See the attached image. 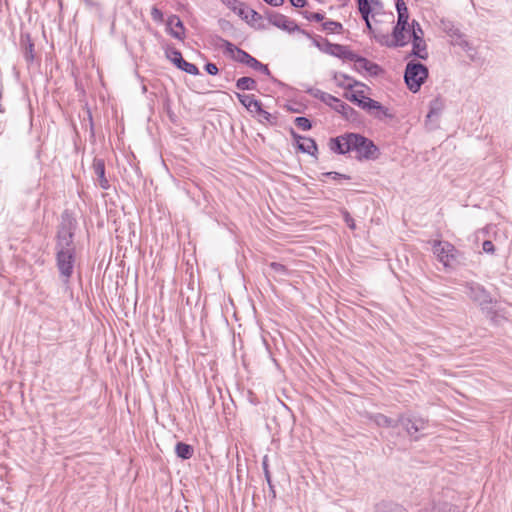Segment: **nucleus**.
Segmentation results:
<instances>
[{"label": "nucleus", "instance_id": "f257e3e1", "mask_svg": "<svg viewBox=\"0 0 512 512\" xmlns=\"http://www.w3.org/2000/svg\"><path fill=\"white\" fill-rule=\"evenodd\" d=\"M77 228V221L73 214L65 210L56 233L55 254L56 266L63 283L67 284L73 275L76 261V246L74 234Z\"/></svg>", "mask_w": 512, "mask_h": 512}, {"label": "nucleus", "instance_id": "f03ea898", "mask_svg": "<svg viewBox=\"0 0 512 512\" xmlns=\"http://www.w3.org/2000/svg\"><path fill=\"white\" fill-rule=\"evenodd\" d=\"M219 47L225 48V51L232 55L233 59L237 62L243 63L255 70L262 72L265 75H270V70L267 65L262 64L256 58L251 56L246 51L236 47L234 44L225 40L223 38H219Z\"/></svg>", "mask_w": 512, "mask_h": 512}, {"label": "nucleus", "instance_id": "7ed1b4c3", "mask_svg": "<svg viewBox=\"0 0 512 512\" xmlns=\"http://www.w3.org/2000/svg\"><path fill=\"white\" fill-rule=\"evenodd\" d=\"M466 289L468 297L481 307L488 318L494 321L497 313L490 306L493 303L491 294L482 285L474 282L468 283Z\"/></svg>", "mask_w": 512, "mask_h": 512}, {"label": "nucleus", "instance_id": "20e7f679", "mask_svg": "<svg viewBox=\"0 0 512 512\" xmlns=\"http://www.w3.org/2000/svg\"><path fill=\"white\" fill-rule=\"evenodd\" d=\"M428 77V69L419 62H409L406 65L404 80L408 89L416 93Z\"/></svg>", "mask_w": 512, "mask_h": 512}, {"label": "nucleus", "instance_id": "39448f33", "mask_svg": "<svg viewBox=\"0 0 512 512\" xmlns=\"http://www.w3.org/2000/svg\"><path fill=\"white\" fill-rule=\"evenodd\" d=\"M406 33H410V27L405 25L401 26L400 24L396 23L395 27L393 28L392 35L374 33V38L382 46L390 48L403 47L409 41Z\"/></svg>", "mask_w": 512, "mask_h": 512}, {"label": "nucleus", "instance_id": "423d86ee", "mask_svg": "<svg viewBox=\"0 0 512 512\" xmlns=\"http://www.w3.org/2000/svg\"><path fill=\"white\" fill-rule=\"evenodd\" d=\"M350 151H355L359 158L372 159L378 151L374 143L368 138L355 133H349Z\"/></svg>", "mask_w": 512, "mask_h": 512}, {"label": "nucleus", "instance_id": "0eeeda50", "mask_svg": "<svg viewBox=\"0 0 512 512\" xmlns=\"http://www.w3.org/2000/svg\"><path fill=\"white\" fill-rule=\"evenodd\" d=\"M433 253L444 266H452L459 262L460 252L447 241H433Z\"/></svg>", "mask_w": 512, "mask_h": 512}, {"label": "nucleus", "instance_id": "6e6552de", "mask_svg": "<svg viewBox=\"0 0 512 512\" xmlns=\"http://www.w3.org/2000/svg\"><path fill=\"white\" fill-rule=\"evenodd\" d=\"M237 14L255 29L265 30L267 28V26L264 24V17L245 4H239V10Z\"/></svg>", "mask_w": 512, "mask_h": 512}, {"label": "nucleus", "instance_id": "1a4fd4ad", "mask_svg": "<svg viewBox=\"0 0 512 512\" xmlns=\"http://www.w3.org/2000/svg\"><path fill=\"white\" fill-rule=\"evenodd\" d=\"M359 107L366 110L368 113L373 115L375 118H392L393 115L389 113V110L384 107L380 102L373 100L367 96H364L361 100Z\"/></svg>", "mask_w": 512, "mask_h": 512}, {"label": "nucleus", "instance_id": "9d476101", "mask_svg": "<svg viewBox=\"0 0 512 512\" xmlns=\"http://www.w3.org/2000/svg\"><path fill=\"white\" fill-rule=\"evenodd\" d=\"M451 506L446 503H439L438 505L433 506L431 511L429 512H450ZM375 512H407L406 509L393 502H381L376 506Z\"/></svg>", "mask_w": 512, "mask_h": 512}, {"label": "nucleus", "instance_id": "9b49d317", "mask_svg": "<svg viewBox=\"0 0 512 512\" xmlns=\"http://www.w3.org/2000/svg\"><path fill=\"white\" fill-rule=\"evenodd\" d=\"M399 421L407 433L415 440L418 439L417 433L424 431L428 425L426 420L417 417L409 418L400 416Z\"/></svg>", "mask_w": 512, "mask_h": 512}, {"label": "nucleus", "instance_id": "f8f14e48", "mask_svg": "<svg viewBox=\"0 0 512 512\" xmlns=\"http://www.w3.org/2000/svg\"><path fill=\"white\" fill-rule=\"evenodd\" d=\"M322 51L343 60L351 61L355 58V53L351 51L347 46L341 44H333L327 40L324 42V48Z\"/></svg>", "mask_w": 512, "mask_h": 512}, {"label": "nucleus", "instance_id": "ddd939ff", "mask_svg": "<svg viewBox=\"0 0 512 512\" xmlns=\"http://www.w3.org/2000/svg\"><path fill=\"white\" fill-rule=\"evenodd\" d=\"M271 25L282 29L286 32L292 33L295 31H299L304 35H308L307 32L301 30L299 26L295 23V21L289 19L287 16L277 13L276 15H272Z\"/></svg>", "mask_w": 512, "mask_h": 512}, {"label": "nucleus", "instance_id": "4468645a", "mask_svg": "<svg viewBox=\"0 0 512 512\" xmlns=\"http://www.w3.org/2000/svg\"><path fill=\"white\" fill-rule=\"evenodd\" d=\"M170 60L179 69L191 75H198L199 69L196 65L183 59L182 54L178 50H173L170 54Z\"/></svg>", "mask_w": 512, "mask_h": 512}, {"label": "nucleus", "instance_id": "2eb2a0df", "mask_svg": "<svg viewBox=\"0 0 512 512\" xmlns=\"http://www.w3.org/2000/svg\"><path fill=\"white\" fill-rule=\"evenodd\" d=\"M167 29L169 34L178 40L185 38V27L182 20L177 15H171L167 20Z\"/></svg>", "mask_w": 512, "mask_h": 512}, {"label": "nucleus", "instance_id": "dca6fc26", "mask_svg": "<svg viewBox=\"0 0 512 512\" xmlns=\"http://www.w3.org/2000/svg\"><path fill=\"white\" fill-rule=\"evenodd\" d=\"M354 62L355 69L358 71H366L369 75L376 76L381 71L378 64L369 61L368 59L355 54Z\"/></svg>", "mask_w": 512, "mask_h": 512}, {"label": "nucleus", "instance_id": "f3484780", "mask_svg": "<svg viewBox=\"0 0 512 512\" xmlns=\"http://www.w3.org/2000/svg\"><path fill=\"white\" fill-rule=\"evenodd\" d=\"M293 138L297 142V148L303 152L310 155H315L317 152L316 142L312 138L300 136L292 131Z\"/></svg>", "mask_w": 512, "mask_h": 512}, {"label": "nucleus", "instance_id": "a211bd4d", "mask_svg": "<svg viewBox=\"0 0 512 512\" xmlns=\"http://www.w3.org/2000/svg\"><path fill=\"white\" fill-rule=\"evenodd\" d=\"M93 171L97 177V182L99 186L107 190L110 188V184L108 179L105 176V162L103 159L95 158L92 165Z\"/></svg>", "mask_w": 512, "mask_h": 512}, {"label": "nucleus", "instance_id": "6ab92c4d", "mask_svg": "<svg viewBox=\"0 0 512 512\" xmlns=\"http://www.w3.org/2000/svg\"><path fill=\"white\" fill-rule=\"evenodd\" d=\"M330 148L332 151L339 154L350 152L349 133L331 139Z\"/></svg>", "mask_w": 512, "mask_h": 512}, {"label": "nucleus", "instance_id": "aec40b11", "mask_svg": "<svg viewBox=\"0 0 512 512\" xmlns=\"http://www.w3.org/2000/svg\"><path fill=\"white\" fill-rule=\"evenodd\" d=\"M412 55L426 60L428 58L427 45L423 39V36L419 34H415V37L412 38Z\"/></svg>", "mask_w": 512, "mask_h": 512}, {"label": "nucleus", "instance_id": "412c9836", "mask_svg": "<svg viewBox=\"0 0 512 512\" xmlns=\"http://www.w3.org/2000/svg\"><path fill=\"white\" fill-rule=\"evenodd\" d=\"M333 109L340 113L345 119L347 120H355L356 111L346 104L345 102L341 101L340 99H337L336 102L333 105Z\"/></svg>", "mask_w": 512, "mask_h": 512}, {"label": "nucleus", "instance_id": "4be33fe9", "mask_svg": "<svg viewBox=\"0 0 512 512\" xmlns=\"http://www.w3.org/2000/svg\"><path fill=\"white\" fill-rule=\"evenodd\" d=\"M396 10L398 14L397 24H400L401 26L405 25L407 27H410V24L408 23L409 12L404 0L396 1Z\"/></svg>", "mask_w": 512, "mask_h": 512}, {"label": "nucleus", "instance_id": "5701e85b", "mask_svg": "<svg viewBox=\"0 0 512 512\" xmlns=\"http://www.w3.org/2000/svg\"><path fill=\"white\" fill-rule=\"evenodd\" d=\"M371 420L379 427H397L400 425L399 418L392 419L380 413L371 416Z\"/></svg>", "mask_w": 512, "mask_h": 512}, {"label": "nucleus", "instance_id": "b1692460", "mask_svg": "<svg viewBox=\"0 0 512 512\" xmlns=\"http://www.w3.org/2000/svg\"><path fill=\"white\" fill-rule=\"evenodd\" d=\"M444 107L443 101L440 98H436L430 102V109L427 114V121L431 120L433 117H438L442 112Z\"/></svg>", "mask_w": 512, "mask_h": 512}, {"label": "nucleus", "instance_id": "393cba45", "mask_svg": "<svg viewBox=\"0 0 512 512\" xmlns=\"http://www.w3.org/2000/svg\"><path fill=\"white\" fill-rule=\"evenodd\" d=\"M175 452L181 459H190L193 455V448L188 444L178 442L175 447Z\"/></svg>", "mask_w": 512, "mask_h": 512}, {"label": "nucleus", "instance_id": "a878e982", "mask_svg": "<svg viewBox=\"0 0 512 512\" xmlns=\"http://www.w3.org/2000/svg\"><path fill=\"white\" fill-rule=\"evenodd\" d=\"M311 94L315 97L320 99L325 104L331 106L333 108L334 103L338 98L334 97L333 95L326 93L324 91H321L319 89H315L311 91Z\"/></svg>", "mask_w": 512, "mask_h": 512}, {"label": "nucleus", "instance_id": "bb28decb", "mask_svg": "<svg viewBox=\"0 0 512 512\" xmlns=\"http://www.w3.org/2000/svg\"><path fill=\"white\" fill-rule=\"evenodd\" d=\"M236 87L239 90H255L257 83L251 77H241L236 81Z\"/></svg>", "mask_w": 512, "mask_h": 512}, {"label": "nucleus", "instance_id": "cd10ccee", "mask_svg": "<svg viewBox=\"0 0 512 512\" xmlns=\"http://www.w3.org/2000/svg\"><path fill=\"white\" fill-rule=\"evenodd\" d=\"M322 28L328 33H340L343 30V25L337 21L327 20L322 23Z\"/></svg>", "mask_w": 512, "mask_h": 512}, {"label": "nucleus", "instance_id": "c85d7f7f", "mask_svg": "<svg viewBox=\"0 0 512 512\" xmlns=\"http://www.w3.org/2000/svg\"><path fill=\"white\" fill-rule=\"evenodd\" d=\"M364 96H365V94H364V91H362V90H357V91L349 90L344 93L345 99H347L348 101H350L352 103L357 104L358 106Z\"/></svg>", "mask_w": 512, "mask_h": 512}, {"label": "nucleus", "instance_id": "c756f323", "mask_svg": "<svg viewBox=\"0 0 512 512\" xmlns=\"http://www.w3.org/2000/svg\"><path fill=\"white\" fill-rule=\"evenodd\" d=\"M236 96L240 103L243 106H245L250 112L254 111L253 109H251V103L255 99L253 95L236 93Z\"/></svg>", "mask_w": 512, "mask_h": 512}, {"label": "nucleus", "instance_id": "7c9ffc66", "mask_svg": "<svg viewBox=\"0 0 512 512\" xmlns=\"http://www.w3.org/2000/svg\"><path fill=\"white\" fill-rule=\"evenodd\" d=\"M301 14L308 21L321 22L324 20V15L318 12L302 11Z\"/></svg>", "mask_w": 512, "mask_h": 512}, {"label": "nucleus", "instance_id": "2f4dec72", "mask_svg": "<svg viewBox=\"0 0 512 512\" xmlns=\"http://www.w3.org/2000/svg\"><path fill=\"white\" fill-rule=\"evenodd\" d=\"M24 58L27 63H32L34 60V44L31 41H28V43L25 45Z\"/></svg>", "mask_w": 512, "mask_h": 512}, {"label": "nucleus", "instance_id": "473e14b6", "mask_svg": "<svg viewBox=\"0 0 512 512\" xmlns=\"http://www.w3.org/2000/svg\"><path fill=\"white\" fill-rule=\"evenodd\" d=\"M295 124L299 129L303 131H307L312 127L310 120L302 116L295 118Z\"/></svg>", "mask_w": 512, "mask_h": 512}, {"label": "nucleus", "instance_id": "72a5a7b5", "mask_svg": "<svg viewBox=\"0 0 512 512\" xmlns=\"http://www.w3.org/2000/svg\"><path fill=\"white\" fill-rule=\"evenodd\" d=\"M358 3V9L361 15L366 16L371 13V5L368 0H356Z\"/></svg>", "mask_w": 512, "mask_h": 512}, {"label": "nucleus", "instance_id": "f704fd0d", "mask_svg": "<svg viewBox=\"0 0 512 512\" xmlns=\"http://www.w3.org/2000/svg\"><path fill=\"white\" fill-rule=\"evenodd\" d=\"M270 268H271L275 273H278V274H280V275L287 276V275L289 274L288 269L286 268V266H284L283 264L278 263V262H272V263H270Z\"/></svg>", "mask_w": 512, "mask_h": 512}, {"label": "nucleus", "instance_id": "c9c22d12", "mask_svg": "<svg viewBox=\"0 0 512 512\" xmlns=\"http://www.w3.org/2000/svg\"><path fill=\"white\" fill-rule=\"evenodd\" d=\"M410 35V37L414 38L415 37V34H419L421 36H423V30L420 26V24L416 21V20H413L411 25H410V33H408Z\"/></svg>", "mask_w": 512, "mask_h": 512}, {"label": "nucleus", "instance_id": "e433bc0d", "mask_svg": "<svg viewBox=\"0 0 512 512\" xmlns=\"http://www.w3.org/2000/svg\"><path fill=\"white\" fill-rule=\"evenodd\" d=\"M258 116L260 117V122H267V123H270V124H274L275 123V117L272 116L269 112H267L266 110L262 109L259 113H258Z\"/></svg>", "mask_w": 512, "mask_h": 512}, {"label": "nucleus", "instance_id": "4c0bfd02", "mask_svg": "<svg viewBox=\"0 0 512 512\" xmlns=\"http://www.w3.org/2000/svg\"><path fill=\"white\" fill-rule=\"evenodd\" d=\"M222 2L236 13L239 10V4H244L243 2H240L238 0H222Z\"/></svg>", "mask_w": 512, "mask_h": 512}, {"label": "nucleus", "instance_id": "58836bf2", "mask_svg": "<svg viewBox=\"0 0 512 512\" xmlns=\"http://www.w3.org/2000/svg\"><path fill=\"white\" fill-rule=\"evenodd\" d=\"M151 17L156 22L163 21V13L156 6H153L151 9Z\"/></svg>", "mask_w": 512, "mask_h": 512}, {"label": "nucleus", "instance_id": "ea45409f", "mask_svg": "<svg viewBox=\"0 0 512 512\" xmlns=\"http://www.w3.org/2000/svg\"><path fill=\"white\" fill-rule=\"evenodd\" d=\"M343 217H344V221L345 223L347 224V226L354 230L356 228V224H355V221L354 219L352 218V216L349 214V212L345 211L343 213Z\"/></svg>", "mask_w": 512, "mask_h": 512}, {"label": "nucleus", "instance_id": "a19ab883", "mask_svg": "<svg viewBox=\"0 0 512 512\" xmlns=\"http://www.w3.org/2000/svg\"><path fill=\"white\" fill-rule=\"evenodd\" d=\"M205 70L210 75H216L219 71L216 64L210 62L205 65Z\"/></svg>", "mask_w": 512, "mask_h": 512}, {"label": "nucleus", "instance_id": "79ce46f5", "mask_svg": "<svg viewBox=\"0 0 512 512\" xmlns=\"http://www.w3.org/2000/svg\"><path fill=\"white\" fill-rule=\"evenodd\" d=\"M482 248L486 253H493L495 250L494 244L489 240L483 242Z\"/></svg>", "mask_w": 512, "mask_h": 512}, {"label": "nucleus", "instance_id": "37998d69", "mask_svg": "<svg viewBox=\"0 0 512 512\" xmlns=\"http://www.w3.org/2000/svg\"><path fill=\"white\" fill-rule=\"evenodd\" d=\"M328 177H331L332 179L334 180H340V179H350L349 176L345 175V174H341V173H338V172H328L326 174Z\"/></svg>", "mask_w": 512, "mask_h": 512}, {"label": "nucleus", "instance_id": "c03bdc74", "mask_svg": "<svg viewBox=\"0 0 512 512\" xmlns=\"http://www.w3.org/2000/svg\"><path fill=\"white\" fill-rule=\"evenodd\" d=\"M251 109H253L255 113H259L261 110H262V104L260 101L254 99L253 102L251 103Z\"/></svg>", "mask_w": 512, "mask_h": 512}, {"label": "nucleus", "instance_id": "a18cd8bd", "mask_svg": "<svg viewBox=\"0 0 512 512\" xmlns=\"http://www.w3.org/2000/svg\"><path fill=\"white\" fill-rule=\"evenodd\" d=\"M362 18L364 19L366 23V27L369 30V32L374 33V28L372 26V23L370 21V14H367L366 16L362 15Z\"/></svg>", "mask_w": 512, "mask_h": 512}, {"label": "nucleus", "instance_id": "49530a36", "mask_svg": "<svg viewBox=\"0 0 512 512\" xmlns=\"http://www.w3.org/2000/svg\"><path fill=\"white\" fill-rule=\"evenodd\" d=\"M292 6L296 8H302L307 4L306 0H290Z\"/></svg>", "mask_w": 512, "mask_h": 512}, {"label": "nucleus", "instance_id": "de8ad7c7", "mask_svg": "<svg viewBox=\"0 0 512 512\" xmlns=\"http://www.w3.org/2000/svg\"><path fill=\"white\" fill-rule=\"evenodd\" d=\"M263 1L271 6H274V7H279V6L283 5V3H284V0H263Z\"/></svg>", "mask_w": 512, "mask_h": 512}, {"label": "nucleus", "instance_id": "09e8293b", "mask_svg": "<svg viewBox=\"0 0 512 512\" xmlns=\"http://www.w3.org/2000/svg\"><path fill=\"white\" fill-rule=\"evenodd\" d=\"M277 12H274V11H271V10H266L265 11V17L267 18V20L269 21V23L271 24V18H272V15H276Z\"/></svg>", "mask_w": 512, "mask_h": 512}, {"label": "nucleus", "instance_id": "8fccbe9b", "mask_svg": "<svg viewBox=\"0 0 512 512\" xmlns=\"http://www.w3.org/2000/svg\"><path fill=\"white\" fill-rule=\"evenodd\" d=\"M314 44L322 51V49L324 48V44L321 45L320 42L318 41H314Z\"/></svg>", "mask_w": 512, "mask_h": 512}, {"label": "nucleus", "instance_id": "3c124183", "mask_svg": "<svg viewBox=\"0 0 512 512\" xmlns=\"http://www.w3.org/2000/svg\"><path fill=\"white\" fill-rule=\"evenodd\" d=\"M263 469H264V471L268 470V465H267V463H266V460H265V459H264V461H263Z\"/></svg>", "mask_w": 512, "mask_h": 512}, {"label": "nucleus", "instance_id": "603ef678", "mask_svg": "<svg viewBox=\"0 0 512 512\" xmlns=\"http://www.w3.org/2000/svg\"><path fill=\"white\" fill-rule=\"evenodd\" d=\"M265 476L267 478V481L270 482V475L268 470L265 471Z\"/></svg>", "mask_w": 512, "mask_h": 512}, {"label": "nucleus", "instance_id": "864d4df0", "mask_svg": "<svg viewBox=\"0 0 512 512\" xmlns=\"http://www.w3.org/2000/svg\"><path fill=\"white\" fill-rule=\"evenodd\" d=\"M341 77H343L344 79L350 80V78L347 75L342 74Z\"/></svg>", "mask_w": 512, "mask_h": 512}, {"label": "nucleus", "instance_id": "5fc2aeb1", "mask_svg": "<svg viewBox=\"0 0 512 512\" xmlns=\"http://www.w3.org/2000/svg\"><path fill=\"white\" fill-rule=\"evenodd\" d=\"M346 87H347L348 89H351V88L353 87V84L349 83V84H347V86H346Z\"/></svg>", "mask_w": 512, "mask_h": 512}, {"label": "nucleus", "instance_id": "6e6d98bb", "mask_svg": "<svg viewBox=\"0 0 512 512\" xmlns=\"http://www.w3.org/2000/svg\"><path fill=\"white\" fill-rule=\"evenodd\" d=\"M371 3L378 4V1L371 0Z\"/></svg>", "mask_w": 512, "mask_h": 512}, {"label": "nucleus", "instance_id": "4d7b16f0", "mask_svg": "<svg viewBox=\"0 0 512 512\" xmlns=\"http://www.w3.org/2000/svg\"><path fill=\"white\" fill-rule=\"evenodd\" d=\"M175 512H183V510L177 509Z\"/></svg>", "mask_w": 512, "mask_h": 512}]
</instances>
